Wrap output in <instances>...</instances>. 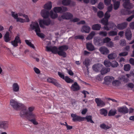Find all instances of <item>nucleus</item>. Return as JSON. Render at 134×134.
I'll list each match as a JSON object with an SVG mask.
<instances>
[{
  "label": "nucleus",
  "instance_id": "obj_50",
  "mask_svg": "<svg viewBox=\"0 0 134 134\" xmlns=\"http://www.w3.org/2000/svg\"><path fill=\"white\" fill-rule=\"evenodd\" d=\"M119 65L118 63L115 61H113L111 63V66L113 67H116Z\"/></svg>",
  "mask_w": 134,
  "mask_h": 134
},
{
  "label": "nucleus",
  "instance_id": "obj_23",
  "mask_svg": "<svg viewBox=\"0 0 134 134\" xmlns=\"http://www.w3.org/2000/svg\"><path fill=\"white\" fill-rule=\"evenodd\" d=\"M47 80L48 82L52 83L57 86H59V85L57 81L53 78H49L47 79Z\"/></svg>",
  "mask_w": 134,
  "mask_h": 134
},
{
  "label": "nucleus",
  "instance_id": "obj_43",
  "mask_svg": "<svg viewBox=\"0 0 134 134\" xmlns=\"http://www.w3.org/2000/svg\"><path fill=\"white\" fill-rule=\"evenodd\" d=\"M36 117L35 118H30L29 117V120L31 121L34 124L36 125L38 124V123L36 121Z\"/></svg>",
  "mask_w": 134,
  "mask_h": 134
},
{
  "label": "nucleus",
  "instance_id": "obj_53",
  "mask_svg": "<svg viewBox=\"0 0 134 134\" xmlns=\"http://www.w3.org/2000/svg\"><path fill=\"white\" fill-rule=\"evenodd\" d=\"M14 40L18 43H20L21 42L20 37L18 36H16Z\"/></svg>",
  "mask_w": 134,
  "mask_h": 134
},
{
  "label": "nucleus",
  "instance_id": "obj_64",
  "mask_svg": "<svg viewBox=\"0 0 134 134\" xmlns=\"http://www.w3.org/2000/svg\"><path fill=\"white\" fill-rule=\"evenodd\" d=\"M134 18V15H132L126 19V20L128 21H131L132 19Z\"/></svg>",
  "mask_w": 134,
  "mask_h": 134
},
{
  "label": "nucleus",
  "instance_id": "obj_29",
  "mask_svg": "<svg viewBox=\"0 0 134 134\" xmlns=\"http://www.w3.org/2000/svg\"><path fill=\"white\" fill-rule=\"evenodd\" d=\"M86 47L87 49L90 51H93L95 49L94 46L91 43H88L86 44Z\"/></svg>",
  "mask_w": 134,
  "mask_h": 134
},
{
  "label": "nucleus",
  "instance_id": "obj_9",
  "mask_svg": "<svg viewBox=\"0 0 134 134\" xmlns=\"http://www.w3.org/2000/svg\"><path fill=\"white\" fill-rule=\"evenodd\" d=\"M71 116L73 118L72 120L74 121H80L84 120V117L77 116L76 114H71Z\"/></svg>",
  "mask_w": 134,
  "mask_h": 134
},
{
  "label": "nucleus",
  "instance_id": "obj_28",
  "mask_svg": "<svg viewBox=\"0 0 134 134\" xmlns=\"http://www.w3.org/2000/svg\"><path fill=\"white\" fill-rule=\"evenodd\" d=\"M117 114V110L114 108L111 109L108 113V115L109 116H114Z\"/></svg>",
  "mask_w": 134,
  "mask_h": 134
},
{
  "label": "nucleus",
  "instance_id": "obj_22",
  "mask_svg": "<svg viewBox=\"0 0 134 134\" xmlns=\"http://www.w3.org/2000/svg\"><path fill=\"white\" fill-rule=\"evenodd\" d=\"M99 51L100 53L103 54H106L109 53V51L105 47H102L99 49Z\"/></svg>",
  "mask_w": 134,
  "mask_h": 134
},
{
  "label": "nucleus",
  "instance_id": "obj_36",
  "mask_svg": "<svg viewBox=\"0 0 134 134\" xmlns=\"http://www.w3.org/2000/svg\"><path fill=\"white\" fill-rule=\"evenodd\" d=\"M25 41L26 44L29 47L34 49L35 48L34 45L32 43L30 40H26Z\"/></svg>",
  "mask_w": 134,
  "mask_h": 134
},
{
  "label": "nucleus",
  "instance_id": "obj_59",
  "mask_svg": "<svg viewBox=\"0 0 134 134\" xmlns=\"http://www.w3.org/2000/svg\"><path fill=\"white\" fill-rule=\"evenodd\" d=\"M128 54L127 52H124L121 53L119 54V55L120 56H126Z\"/></svg>",
  "mask_w": 134,
  "mask_h": 134
},
{
  "label": "nucleus",
  "instance_id": "obj_40",
  "mask_svg": "<svg viewBox=\"0 0 134 134\" xmlns=\"http://www.w3.org/2000/svg\"><path fill=\"white\" fill-rule=\"evenodd\" d=\"M84 118V120L85 119L87 120V121L89 122H90L91 123H94V122L92 120V116L91 115L87 116L85 117Z\"/></svg>",
  "mask_w": 134,
  "mask_h": 134
},
{
  "label": "nucleus",
  "instance_id": "obj_33",
  "mask_svg": "<svg viewBox=\"0 0 134 134\" xmlns=\"http://www.w3.org/2000/svg\"><path fill=\"white\" fill-rule=\"evenodd\" d=\"M101 69L100 70L101 73L102 75H104L107 72H109L110 71V69L109 68H103H103Z\"/></svg>",
  "mask_w": 134,
  "mask_h": 134
},
{
  "label": "nucleus",
  "instance_id": "obj_11",
  "mask_svg": "<svg viewBox=\"0 0 134 134\" xmlns=\"http://www.w3.org/2000/svg\"><path fill=\"white\" fill-rule=\"evenodd\" d=\"M100 21L102 24L105 25H107L110 24L112 26V27H111L112 28H113L114 26H116V25L112 22L108 23V19L105 18L101 19Z\"/></svg>",
  "mask_w": 134,
  "mask_h": 134
},
{
  "label": "nucleus",
  "instance_id": "obj_34",
  "mask_svg": "<svg viewBox=\"0 0 134 134\" xmlns=\"http://www.w3.org/2000/svg\"><path fill=\"white\" fill-rule=\"evenodd\" d=\"M114 30L115 31H111L108 33V34L109 36H113L116 35L117 34V32L116 31V26L114 27Z\"/></svg>",
  "mask_w": 134,
  "mask_h": 134
},
{
  "label": "nucleus",
  "instance_id": "obj_3",
  "mask_svg": "<svg viewBox=\"0 0 134 134\" xmlns=\"http://www.w3.org/2000/svg\"><path fill=\"white\" fill-rule=\"evenodd\" d=\"M39 25L36 21H32L30 25V29L31 30H34L38 36L41 38H43L44 37V35L43 34L41 33Z\"/></svg>",
  "mask_w": 134,
  "mask_h": 134
},
{
  "label": "nucleus",
  "instance_id": "obj_17",
  "mask_svg": "<svg viewBox=\"0 0 134 134\" xmlns=\"http://www.w3.org/2000/svg\"><path fill=\"white\" fill-rule=\"evenodd\" d=\"M12 88V91L14 92H18L19 91L20 86L17 83H13Z\"/></svg>",
  "mask_w": 134,
  "mask_h": 134
},
{
  "label": "nucleus",
  "instance_id": "obj_58",
  "mask_svg": "<svg viewBox=\"0 0 134 134\" xmlns=\"http://www.w3.org/2000/svg\"><path fill=\"white\" fill-rule=\"evenodd\" d=\"M111 0H104V2L105 4L106 5L110 4Z\"/></svg>",
  "mask_w": 134,
  "mask_h": 134
},
{
  "label": "nucleus",
  "instance_id": "obj_54",
  "mask_svg": "<svg viewBox=\"0 0 134 134\" xmlns=\"http://www.w3.org/2000/svg\"><path fill=\"white\" fill-rule=\"evenodd\" d=\"M107 32L106 31H100L99 33L100 35L103 36H107Z\"/></svg>",
  "mask_w": 134,
  "mask_h": 134
},
{
  "label": "nucleus",
  "instance_id": "obj_15",
  "mask_svg": "<svg viewBox=\"0 0 134 134\" xmlns=\"http://www.w3.org/2000/svg\"><path fill=\"white\" fill-rule=\"evenodd\" d=\"M118 110L120 113L125 114L128 112L129 109L126 106H124L118 108Z\"/></svg>",
  "mask_w": 134,
  "mask_h": 134
},
{
  "label": "nucleus",
  "instance_id": "obj_16",
  "mask_svg": "<svg viewBox=\"0 0 134 134\" xmlns=\"http://www.w3.org/2000/svg\"><path fill=\"white\" fill-rule=\"evenodd\" d=\"M8 124L7 121H0V129L6 130L8 128Z\"/></svg>",
  "mask_w": 134,
  "mask_h": 134
},
{
  "label": "nucleus",
  "instance_id": "obj_18",
  "mask_svg": "<svg viewBox=\"0 0 134 134\" xmlns=\"http://www.w3.org/2000/svg\"><path fill=\"white\" fill-rule=\"evenodd\" d=\"M103 65L101 64H96L93 66V70L95 71L98 72L103 68Z\"/></svg>",
  "mask_w": 134,
  "mask_h": 134
},
{
  "label": "nucleus",
  "instance_id": "obj_45",
  "mask_svg": "<svg viewBox=\"0 0 134 134\" xmlns=\"http://www.w3.org/2000/svg\"><path fill=\"white\" fill-rule=\"evenodd\" d=\"M70 2V0H63L62 2V4L65 5H69Z\"/></svg>",
  "mask_w": 134,
  "mask_h": 134
},
{
  "label": "nucleus",
  "instance_id": "obj_4",
  "mask_svg": "<svg viewBox=\"0 0 134 134\" xmlns=\"http://www.w3.org/2000/svg\"><path fill=\"white\" fill-rule=\"evenodd\" d=\"M10 105L15 110H18L20 107L24 106L23 104L20 103L15 99H11L10 100Z\"/></svg>",
  "mask_w": 134,
  "mask_h": 134
},
{
  "label": "nucleus",
  "instance_id": "obj_27",
  "mask_svg": "<svg viewBox=\"0 0 134 134\" xmlns=\"http://www.w3.org/2000/svg\"><path fill=\"white\" fill-rule=\"evenodd\" d=\"M90 28L88 26H83L81 29L82 32H84L86 33H88L90 30Z\"/></svg>",
  "mask_w": 134,
  "mask_h": 134
},
{
  "label": "nucleus",
  "instance_id": "obj_12",
  "mask_svg": "<svg viewBox=\"0 0 134 134\" xmlns=\"http://www.w3.org/2000/svg\"><path fill=\"white\" fill-rule=\"evenodd\" d=\"M72 17V15L71 14L67 13L64 14L61 17H59L58 18V19L59 20H62V19H71Z\"/></svg>",
  "mask_w": 134,
  "mask_h": 134
},
{
  "label": "nucleus",
  "instance_id": "obj_21",
  "mask_svg": "<svg viewBox=\"0 0 134 134\" xmlns=\"http://www.w3.org/2000/svg\"><path fill=\"white\" fill-rule=\"evenodd\" d=\"M95 101L98 106L102 107L105 105V103L100 99L98 98H96Z\"/></svg>",
  "mask_w": 134,
  "mask_h": 134
},
{
  "label": "nucleus",
  "instance_id": "obj_26",
  "mask_svg": "<svg viewBox=\"0 0 134 134\" xmlns=\"http://www.w3.org/2000/svg\"><path fill=\"white\" fill-rule=\"evenodd\" d=\"M52 3L51 2H49L46 3L44 5L43 7L45 9L49 10L52 8Z\"/></svg>",
  "mask_w": 134,
  "mask_h": 134
},
{
  "label": "nucleus",
  "instance_id": "obj_35",
  "mask_svg": "<svg viewBox=\"0 0 134 134\" xmlns=\"http://www.w3.org/2000/svg\"><path fill=\"white\" fill-rule=\"evenodd\" d=\"M125 36L127 40H130L132 37V34L131 31L130 30L126 31L125 33Z\"/></svg>",
  "mask_w": 134,
  "mask_h": 134
},
{
  "label": "nucleus",
  "instance_id": "obj_42",
  "mask_svg": "<svg viewBox=\"0 0 134 134\" xmlns=\"http://www.w3.org/2000/svg\"><path fill=\"white\" fill-rule=\"evenodd\" d=\"M116 57V54L115 53H111L109 55L108 57L109 59H115Z\"/></svg>",
  "mask_w": 134,
  "mask_h": 134
},
{
  "label": "nucleus",
  "instance_id": "obj_52",
  "mask_svg": "<svg viewBox=\"0 0 134 134\" xmlns=\"http://www.w3.org/2000/svg\"><path fill=\"white\" fill-rule=\"evenodd\" d=\"M120 83L119 81L117 80H114L112 83V84L113 85L115 86H117Z\"/></svg>",
  "mask_w": 134,
  "mask_h": 134
},
{
  "label": "nucleus",
  "instance_id": "obj_56",
  "mask_svg": "<svg viewBox=\"0 0 134 134\" xmlns=\"http://www.w3.org/2000/svg\"><path fill=\"white\" fill-rule=\"evenodd\" d=\"M120 45L122 46L125 45L126 44V42L125 40H121L120 41Z\"/></svg>",
  "mask_w": 134,
  "mask_h": 134
},
{
  "label": "nucleus",
  "instance_id": "obj_61",
  "mask_svg": "<svg viewBox=\"0 0 134 134\" xmlns=\"http://www.w3.org/2000/svg\"><path fill=\"white\" fill-rule=\"evenodd\" d=\"M34 70L35 72L37 74H39L40 72L39 69L36 67H34Z\"/></svg>",
  "mask_w": 134,
  "mask_h": 134
},
{
  "label": "nucleus",
  "instance_id": "obj_62",
  "mask_svg": "<svg viewBox=\"0 0 134 134\" xmlns=\"http://www.w3.org/2000/svg\"><path fill=\"white\" fill-rule=\"evenodd\" d=\"M126 86L129 88H132L134 87V85L132 83H130L127 84Z\"/></svg>",
  "mask_w": 134,
  "mask_h": 134
},
{
  "label": "nucleus",
  "instance_id": "obj_60",
  "mask_svg": "<svg viewBox=\"0 0 134 134\" xmlns=\"http://www.w3.org/2000/svg\"><path fill=\"white\" fill-rule=\"evenodd\" d=\"M12 44L14 47H16L18 46V43L14 40L11 41Z\"/></svg>",
  "mask_w": 134,
  "mask_h": 134
},
{
  "label": "nucleus",
  "instance_id": "obj_38",
  "mask_svg": "<svg viewBox=\"0 0 134 134\" xmlns=\"http://www.w3.org/2000/svg\"><path fill=\"white\" fill-rule=\"evenodd\" d=\"M64 80L67 83H72L74 82V81L68 76H65Z\"/></svg>",
  "mask_w": 134,
  "mask_h": 134
},
{
  "label": "nucleus",
  "instance_id": "obj_39",
  "mask_svg": "<svg viewBox=\"0 0 134 134\" xmlns=\"http://www.w3.org/2000/svg\"><path fill=\"white\" fill-rule=\"evenodd\" d=\"M100 113L101 114L103 115L104 116H107L108 112L107 110L104 108H102L100 110Z\"/></svg>",
  "mask_w": 134,
  "mask_h": 134
},
{
  "label": "nucleus",
  "instance_id": "obj_6",
  "mask_svg": "<svg viewBox=\"0 0 134 134\" xmlns=\"http://www.w3.org/2000/svg\"><path fill=\"white\" fill-rule=\"evenodd\" d=\"M123 3V6L125 8L131 9L132 8L134 5L130 3L129 0H122Z\"/></svg>",
  "mask_w": 134,
  "mask_h": 134
},
{
  "label": "nucleus",
  "instance_id": "obj_10",
  "mask_svg": "<svg viewBox=\"0 0 134 134\" xmlns=\"http://www.w3.org/2000/svg\"><path fill=\"white\" fill-rule=\"evenodd\" d=\"M67 10V8L66 7H63L62 8L61 7H55L53 9L54 12L55 13H61L66 11Z\"/></svg>",
  "mask_w": 134,
  "mask_h": 134
},
{
  "label": "nucleus",
  "instance_id": "obj_37",
  "mask_svg": "<svg viewBox=\"0 0 134 134\" xmlns=\"http://www.w3.org/2000/svg\"><path fill=\"white\" fill-rule=\"evenodd\" d=\"M91 61L90 59H86L84 62H83V64L85 65L87 68L88 66L90 64Z\"/></svg>",
  "mask_w": 134,
  "mask_h": 134
},
{
  "label": "nucleus",
  "instance_id": "obj_13",
  "mask_svg": "<svg viewBox=\"0 0 134 134\" xmlns=\"http://www.w3.org/2000/svg\"><path fill=\"white\" fill-rule=\"evenodd\" d=\"M12 34L10 35V33L8 31H7L4 37V41L8 42L10 41L12 39Z\"/></svg>",
  "mask_w": 134,
  "mask_h": 134
},
{
  "label": "nucleus",
  "instance_id": "obj_47",
  "mask_svg": "<svg viewBox=\"0 0 134 134\" xmlns=\"http://www.w3.org/2000/svg\"><path fill=\"white\" fill-rule=\"evenodd\" d=\"M100 127L102 129L105 130L108 129L110 128V127L108 125H106L104 124H103L100 125Z\"/></svg>",
  "mask_w": 134,
  "mask_h": 134
},
{
  "label": "nucleus",
  "instance_id": "obj_14",
  "mask_svg": "<svg viewBox=\"0 0 134 134\" xmlns=\"http://www.w3.org/2000/svg\"><path fill=\"white\" fill-rule=\"evenodd\" d=\"M18 16H23L25 19H23L24 21L23 22H20L21 23H24L25 22H29L30 21V20L28 16L25 14H24L21 12H19L18 13Z\"/></svg>",
  "mask_w": 134,
  "mask_h": 134
},
{
  "label": "nucleus",
  "instance_id": "obj_8",
  "mask_svg": "<svg viewBox=\"0 0 134 134\" xmlns=\"http://www.w3.org/2000/svg\"><path fill=\"white\" fill-rule=\"evenodd\" d=\"M104 83L106 84H110L112 83L114 80V78L112 76H107L105 77L104 79Z\"/></svg>",
  "mask_w": 134,
  "mask_h": 134
},
{
  "label": "nucleus",
  "instance_id": "obj_41",
  "mask_svg": "<svg viewBox=\"0 0 134 134\" xmlns=\"http://www.w3.org/2000/svg\"><path fill=\"white\" fill-rule=\"evenodd\" d=\"M113 3L114 9L115 10L117 9L119 7L120 2L117 1L113 2Z\"/></svg>",
  "mask_w": 134,
  "mask_h": 134
},
{
  "label": "nucleus",
  "instance_id": "obj_24",
  "mask_svg": "<svg viewBox=\"0 0 134 134\" xmlns=\"http://www.w3.org/2000/svg\"><path fill=\"white\" fill-rule=\"evenodd\" d=\"M127 25V22H124L121 24H118L117 28L119 30H122L126 27Z\"/></svg>",
  "mask_w": 134,
  "mask_h": 134
},
{
  "label": "nucleus",
  "instance_id": "obj_30",
  "mask_svg": "<svg viewBox=\"0 0 134 134\" xmlns=\"http://www.w3.org/2000/svg\"><path fill=\"white\" fill-rule=\"evenodd\" d=\"M49 15L52 19H54L57 18L58 16L56 13H54L52 10L49 13Z\"/></svg>",
  "mask_w": 134,
  "mask_h": 134
},
{
  "label": "nucleus",
  "instance_id": "obj_48",
  "mask_svg": "<svg viewBox=\"0 0 134 134\" xmlns=\"http://www.w3.org/2000/svg\"><path fill=\"white\" fill-rule=\"evenodd\" d=\"M111 40V39L110 38L108 37H106L103 39L102 43H106L107 44Z\"/></svg>",
  "mask_w": 134,
  "mask_h": 134
},
{
  "label": "nucleus",
  "instance_id": "obj_19",
  "mask_svg": "<svg viewBox=\"0 0 134 134\" xmlns=\"http://www.w3.org/2000/svg\"><path fill=\"white\" fill-rule=\"evenodd\" d=\"M41 14L44 18L46 19L48 17L49 13L48 11L46 10L45 9H43L42 10Z\"/></svg>",
  "mask_w": 134,
  "mask_h": 134
},
{
  "label": "nucleus",
  "instance_id": "obj_51",
  "mask_svg": "<svg viewBox=\"0 0 134 134\" xmlns=\"http://www.w3.org/2000/svg\"><path fill=\"white\" fill-rule=\"evenodd\" d=\"M104 7V4L103 3L100 2L98 4V8L100 9H102Z\"/></svg>",
  "mask_w": 134,
  "mask_h": 134
},
{
  "label": "nucleus",
  "instance_id": "obj_5",
  "mask_svg": "<svg viewBox=\"0 0 134 134\" xmlns=\"http://www.w3.org/2000/svg\"><path fill=\"white\" fill-rule=\"evenodd\" d=\"M38 21L40 27L42 28H44V25L48 26L51 23V21L50 19L45 20L40 19L38 20Z\"/></svg>",
  "mask_w": 134,
  "mask_h": 134
},
{
  "label": "nucleus",
  "instance_id": "obj_55",
  "mask_svg": "<svg viewBox=\"0 0 134 134\" xmlns=\"http://www.w3.org/2000/svg\"><path fill=\"white\" fill-rule=\"evenodd\" d=\"M97 15L99 17L101 18L103 16V13L101 11H99L97 13Z\"/></svg>",
  "mask_w": 134,
  "mask_h": 134
},
{
  "label": "nucleus",
  "instance_id": "obj_7",
  "mask_svg": "<svg viewBox=\"0 0 134 134\" xmlns=\"http://www.w3.org/2000/svg\"><path fill=\"white\" fill-rule=\"evenodd\" d=\"M11 14L12 16L16 20L17 22H23L24 21L23 18L18 17V13L16 12H11Z\"/></svg>",
  "mask_w": 134,
  "mask_h": 134
},
{
  "label": "nucleus",
  "instance_id": "obj_49",
  "mask_svg": "<svg viewBox=\"0 0 134 134\" xmlns=\"http://www.w3.org/2000/svg\"><path fill=\"white\" fill-rule=\"evenodd\" d=\"M130 69V65L129 64L125 65L124 66V70L125 71H129Z\"/></svg>",
  "mask_w": 134,
  "mask_h": 134
},
{
  "label": "nucleus",
  "instance_id": "obj_20",
  "mask_svg": "<svg viewBox=\"0 0 134 134\" xmlns=\"http://www.w3.org/2000/svg\"><path fill=\"white\" fill-rule=\"evenodd\" d=\"M70 88L72 91H77L80 90V87L77 82H75L71 85Z\"/></svg>",
  "mask_w": 134,
  "mask_h": 134
},
{
  "label": "nucleus",
  "instance_id": "obj_31",
  "mask_svg": "<svg viewBox=\"0 0 134 134\" xmlns=\"http://www.w3.org/2000/svg\"><path fill=\"white\" fill-rule=\"evenodd\" d=\"M101 27V25L98 24H94L92 26V29L95 30H100Z\"/></svg>",
  "mask_w": 134,
  "mask_h": 134
},
{
  "label": "nucleus",
  "instance_id": "obj_2",
  "mask_svg": "<svg viewBox=\"0 0 134 134\" xmlns=\"http://www.w3.org/2000/svg\"><path fill=\"white\" fill-rule=\"evenodd\" d=\"M23 108L21 111L20 114L21 116H23L25 115L29 116V117L35 118L36 117V115L33 112L35 109V107L31 106L28 108L27 110L25 106H23Z\"/></svg>",
  "mask_w": 134,
  "mask_h": 134
},
{
  "label": "nucleus",
  "instance_id": "obj_25",
  "mask_svg": "<svg viewBox=\"0 0 134 134\" xmlns=\"http://www.w3.org/2000/svg\"><path fill=\"white\" fill-rule=\"evenodd\" d=\"M100 41L101 40L99 37H95L94 38V43L96 45H100L102 44V43H100Z\"/></svg>",
  "mask_w": 134,
  "mask_h": 134
},
{
  "label": "nucleus",
  "instance_id": "obj_57",
  "mask_svg": "<svg viewBox=\"0 0 134 134\" xmlns=\"http://www.w3.org/2000/svg\"><path fill=\"white\" fill-rule=\"evenodd\" d=\"M110 15L109 12H108V11H107L105 14L104 18L108 19L110 17Z\"/></svg>",
  "mask_w": 134,
  "mask_h": 134
},
{
  "label": "nucleus",
  "instance_id": "obj_32",
  "mask_svg": "<svg viewBox=\"0 0 134 134\" xmlns=\"http://www.w3.org/2000/svg\"><path fill=\"white\" fill-rule=\"evenodd\" d=\"M96 34V32L94 31H92L90 34L86 38L87 40H90L92 39L93 37Z\"/></svg>",
  "mask_w": 134,
  "mask_h": 134
},
{
  "label": "nucleus",
  "instance_id": "obj_46",
  "mask_svg": "<svg viewBox=\"0 0 134 134\" xmlns=\"http://www.w3.org/2000/svg\"><path fill=\"white\" fill-rule=\"evenodd\" d=\"M116 26H114L113 27V28H111V27H112L111 25L109 24L108 25H105L104 27V28L107 31L109 30L110 28L113 29Z\"/></svg>",
  "mask_w": 134,
  "mask_h": 134
},
{
  "label": "nucleus",
  "instance_id": "obj_1",
  "mask_svg": "<svg viewBox=\"0 0 134 134\" xmlns=\"http://www.w3.org/2000/svg\"><path fill=\"white\" fill-rule=\"evenodd\" d=\"M68 47L66 45H64L60 47L58 49L56 47H48L46 46V51H51L55 54L58 53L60 56L65 57L66 56V53L64 52L68 49Z\"/></svg>",
  "mask_w": 134,
  "mask_h": 134
},
{
  "label": "nucleus",
  "instance_id": "obj_63",
  "mask_svg": "<svg viewBox=\"0 0 134 134\" xmlns=\"http://www.w3.org/2000/svg\"><path fill=\"white\" fill-rule=\"evenodd\" d=\"M107 45L108 46L112 47L114 46V43L110 41L107 44Z\"/></svg>",
  "mask_w": 134,
  "mask_h": 134
},
{
  "label": "nucleus",
  "instance_id": "obj_44",
  "mask_svg": "<svg viewBox=\"0 0 134 134\" xmlns=\"http://www.w3.org/2000/svg\"><path fill=\"white\" fill-rule=\"evenodd\" d=\"M104 65L106 66L109 67L111 66V63L108 60H105L104 62Z\"/></svg>",
  "mask_w": 134,
  "mask_h": 134
}]
</instances>
